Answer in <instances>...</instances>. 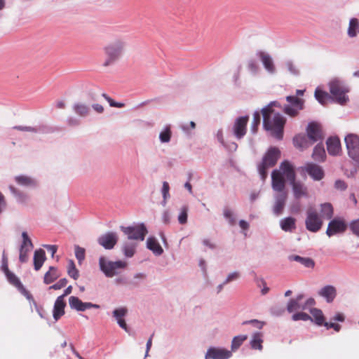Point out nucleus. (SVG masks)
Returning a JSON list of instances; mask_svg holds the SVG:
<instances>
[{
	"label": "nucleus",
	"instance_id": "nucleus-4",
	"mask_svg": "<svg viewBox=\"0 0 359 359\" xmlns=\"http://www.w3.org/2000/svg\"><path fill=\"white\" fill-rule=\"evenodd\" d=\"M124 46L125 41L121 39H116L112 43L105 46L104 50L107 58L104 62V65L109 66L117 60L121 56Z\"/></svg>",
	"mask_w": 359,
	"mask_h": 359
},
{
	"label": "nucleus",
	"instance_id": "nucleus-17",
	"mask_svg": "<svg viewBox=\"0 0 359 359\" xmlns=\"http://www.w3.org/2000/svg\"><path fill=\"white\" fill-rule=\"evenodd\" d=\"M304 169L314 180H320L324 177V171L322 168L315 163H308Z\"/></svg>",
	"mask_w": 359,
	"mask_h": 359
},
{
	"label": "nucleus",
	"instance_id": "nucleus-36",
	"mask_svg": "<svg viewBox=\"0 0 359 359\" xmlns=\"http://www.w3.org/2000/svg\"><path fill=\"white\" fill-rule=\"evenodd\" d=\"M69 304L71 309L78 311H83V302L77 297L71 296L69 298Z\"/></svg>",
	"mask_w": 359,
	"mask_h": 359
},
{
	"label": "nucleus",
	"instance_id": "nucleus-45",
	"mask_svg": "<svg viewBox=\"0 0 359 359\" xmlns=\"http://www.w3.org/2000/svg\"><path fill=\"white\" fill-rule=\"evenodd\" d=\"M261 116L259 111H255L253 114V119L251 124V130L253 133H257L258 126L260 123Z\"/></svg>",
	"mask_w": 359,
	"mask_h": 359
},
{
	"label": "nucleus",
	"instance_id": "nucleus-40",
	"mask_svg": "<svg viewBox=\"0 0 359 359\" xmlns=\"http://www.w3.org/2000/svg\"><path fill=\"white\" fill-rule=\"evenodd\" d=\"M74 110L78 115L85 116L89 112V107L84 104L78 103L74 104Z\"/></svg>",
	"mask_w": 359,
	"mask_h": 359
},
{
	"label": "nucleus",
	"instance_id": "nucleus-35",
	"mask_svg": "<svg viewBox=\"0 0 359 359\" xmlns=\"http://www.w3.org/2000/svg\"><path fill=\"white\" fill-rule=\"evenodd\" d=\"M333 216V208L330 203H326L321 205L320 217L330 219Z\"/></svg>",
	"mask_w": 359,
	"mask_h": 359
},
{
	"label": "nucleus",
	"instance_id": "nucleus-63",
	"mask_svg": "<svg viewBox=\"0 0 359 359\" xmlns=\"http://www.w3.org/2000/svg\"><path fill=\"white\" fill-rule=\"evenodd\" d=\"M248 69L252 72H256L257 71L258 66L255 61H250L248 63Z\"/></svg>",
	"mask_w": 359,
	"mask_h": 359
},
{
	"label": "nucleus",
	"instance_id": "nucleus-28",
	"mask_svg": "<svg viewBox=\"0 0 359 359\" xmlns=\"http://www.w3.org/2000/svg\"><path fill=\"white\" fill-rule=\"evenodd\" d=\"M280 224L284 231L292 232L296 229V219L292 217H288L283 219Z\"/></svg>",
	"mask_w": 359,
	"mask_h": 359
},
{
	"label": "nucleus",
	"instance_id": "nucleus-54",
	"mask_svg": "<svg viewBox=\"0 0 359 359\" xmlns=\"http://www.w3.org/2000/svg\"><path fill=\"white\" fill-rule=\"evenodd\" d=\"M224 216L229 220V223L231 225H233L235 224L236 220L235 218L233 217V214L230 209L225 208L224 210Z\"/></svg>",
	"mask_w": 359,
	"mask_h": 359
},
{
	"label": "nucleus",
	"instance_id": "nucleus-11",
	"mask_svg": "<svg viewBox=\"0 0 359 359\" xmlns=\"http://www.w3.org/2000/svg\"><path fill=\"white\" fill-rule=\"evenodd\" d=\"M249 121L248 116H241L235 120L233 126V133L238 140L243 138L247 132V125Z\"/></svg>",
	"mask_w": 359,
	"mask_h": 359
},
{
	"label": "nucleus",
	"instance_id": "nucleus-38",
	"mask_svg": "<svg viewBox=\"0 0 359 359\" xmlns=\"http://www.w3.org/2000/svg\"><path fill=\"white\" fill-rule=\"evenodd\" d=\"M316 100L322 104L325 105L328 100L330 99L329 94L325 91L316 89L315 91Z\"/></svg>",
	"mask_w": 359,
	"mask_h": 359
},
{
	"label": "nucleus",
	"instance_id": "nucleus-44",
	"mask_svg": "<svg viewBox=\"0 0 359 359\" xmlns=\"http://www.w3.org/2000/svg\"><path fill=\"white\" fill-rule=\"evenodd\" d=\"M189 208L187 205H184L180 210V215L178 216V222L181 224H184L187 222Z\"/></svg>",
	"mask_w": 359,
	"mask_h": 359
},
{
	"label": "nucleus",
	"instance_id": "nucleus-19",
	"mask_svg": "<svg viewBox=\"0 0 359 359\" xmlns=\"http://www.w3.org/2000/svg\"><path fill=\"white\" fill-rule=\"evenodd\" d=\"M128 313V309L126 307H121L115 309L113 311V316L117 321L118 325L123 329L125 331L128 332V326L124 320V317L126 316Z\"/></svg>",
	"mask_w": 359,
	"mask_h": 359
},
{
	"label": "nucleus",
	"instance_id": "nucleus-23",
	"mask_svg": "<svg viewBox=\"0 0 359 359\" xmlns=\"http://www.w3.org/2000/svg\"><path fill=\"white\" fill-rule=\"evenodd\" d=\"M327 149L330 155H337L341 150L340 140L338 137H330L327 140Z\"/></svg>",
	"mask_w": 359,
	"mask_h": 359
},
{
	"label": "nucleus",
	"instance_id": "nucleus-39",
	"mask_svg": "<svg viewBox=\"0 0 359 359\" xmlns=\"http://www.w3.org/2000/svg\"><path fill=\"white\" fill-rule=\"evenodd\" d=\"M247 339L248 336L245 334L234 337L231 341V350H237Z\"/></svg>",
	"mask_w": 359,
	"mask_h": 359
},
{
	"label": "nucleus",
	"instance_id": "nucleus-48",
	"mask_svg": "<svg viewBox=\"0 0 359 359\" xmlns=\"http://www.w3.org/2000/svg\"><path fill=\"white\" fill-rule=\"evenodd\" d=\"M75 256L79 262L81 264L85 259L86 256V250L84 248L79 247V245L75 246Z\"/></svg>",
	"mask_w": 359,
	"mask_h": 359
},
{
	"label": "nucleus",
	"instance_id": "nucleus-43",
	"mask_svg": "<svg viewBox=\"0 0 359 359\" xmlns=\"http://www.w3.org/2000/svg\"><path fill=\"white\" fill-rule=\"evenodd\" d=\"M169 191H170V186H169V184L167 182H163V187H162V190H161V192H162V194H163V201H162V205L163 206H165L166 203H167V200L170 198V193H169Z\"/></svg>",
	"mask_w": 359,
	"mask_h": 359
},
{
	"label": "nucleus",
	"instance_id": "nucleus-18",
	"mask_svg": "<svg viewBox=\"0 0 359 359\" xmlns=\"http://www.w3.org/2000/svg\"><path fill=\"white\" fill-rule=\"evenodd\" d=\"M308 137L312 141V143L317 142L323 138V133L320 126L316 123L309 124L307 129Z\"/></svg>",
	"mask_w": 359,
	"mask_h": 359
},
{
	"label": "nucleus",
	"instance_id": "nucleus-5",
	"mask_svg": "<svg viewBox=\"0 0 359 359\" xmlns=\"http://www.w3.org/2000/svg\"><path fill=\"white\" fill-rule=\"evenodd\" d=\"M99 266L100 270L107 277L111 278L118 273V270L125 269L127 266V263L123 261L111 262L107 260L104 257H100Z\"/></svg>",
	"mask_w": 359,
	"mask_h": 359
},
{
	"label": "nucleus",
	"instance_id": "nucleus-10",
	"mask_svg": "<svg viewBox=\"0 0 359 359\" xmlns=\"http://www.w3.org/2000/svg\"><path fill=\"white\" fill-rule=\"evenodd\" d=\"M330 92L339 104H344L347 102L348 97L346 95L347 90L339 81L330 82Z\"/></svg>",
	"mask_w": 359,
	"mask_h": 359
},
{
	"label": "nucleus",
	"instance_id": "nucleus-15",
	"mask_svg": "<svg viewBox=\"0 0 359 359\" xmlns=\"http://www.w3.org/2000/svg\"><path fill=\"white\" fill-rule=\"evenodd\" d=\"M232 355L231 351L222 348L211 347L206 354L205 359H228Z\"/></svg>",
	"mask_w": 359,
	"mask_h": 359
},
{
	"label": "nucleus",
	"instance_id": "nucleus-60",
	"mask_svg": "<svg viewBox=\"0 0 359 359\" xmlns=\"http://www.w3.org/2000/svg\"><path fill=\"white\" fill-rule=\"evenodd\" d=\"M44 247L47 249L48 252L51 253L52 257L54 256L55 253L57 252V247L55 245H46Z\"/></svg>",
	"mask_w": 359,
	"mask_h": 359
},
{
	"label": "nucleus",
	"instance_id": "nucleus-29",
	"mask_svg": "<svg viewBox=\"0 0 359 359\" xmlns=\"http://www.w3.org/2000/svg\"><path fill=\"white\" fill-rule=\"evenodd\" d=\"M15 180L19 185L24 187H32L36 185V182L34 179L26 175L16 176Z\"/></svg>",
	"mask_w": 359,
	"mask_h": 359
},
{
	"label": "nucleus",
	"instance_id": "nucleus-58",
	"mask_svg": "<svg viewBox=\"0 0 359 359\" xmlns=\"http://www.w3.org/2000/svg\"><path fill=\"white\" fill-rule=\"evenodd\" d=\"M325 327L327 330L330 328H333L337 332H339L341 329V325L334 323H325Z\"/></svg>",
	"mask_w": 359,
	"mask_h": 359
},
{
	"label": "nucleus",
	"instance_id": "nucleus-42",
	"mask_svg": "<svg viewBox=\"0 0 359 359\" xmlns=\"http://www.w3.org/2000/svg\"><path fill=\"white\" fill-rule=\"evenodd\" d=\"M172 135L170 128L167 126L165 129L160 133L159 139L162 143H167L170 142Z\"/></svg>",
	"mask_w": 359,
	"mask_h": 359
},
{
	"label": "nucleus",
	"instance_id": "nucleus-14",
	"mask_svg": "<svg viewBox=\"0 0 359 359\" xmlns=\"http://www.w3.org/2000/svg\"><path fill=\"white\" fill-rule=\"evenodd\" d=\"M347 224L343 219H334L328 224L326 233L328 236L344 233L347 229Z\"/></svg>",
	"mask_w": 359,
	"mask_h": 359
},
{
	"label": "nucleus",
	"instance_id": "nucleus-55",
	"mask_svg": "<svg viewBox=\"0 0 359 359\" xmlns=\"http://www.w3.org/2000/svg\"><path fill=\"white\" fill-rule=\"evenodd\" d=\"M14 130H20V131H26V132H33L36 133L38 130L35 128H32L30 126H15L13 128Z\"/></svg>",
	"mask_w": 359,
	"mask_h": 359
},
{
	"label": "nucleus",
	"instance_id": "nucleus-8",
	"mask_svg": "<svg viewBox=\"0 0 359 359\" xmlns=\"http://www.w3.org/2000/svg\"><path fill=\"white\" fill-rule=\"evenodd\" d=\"M286 100L289 104L284 106L283 111L291 117L297 116L304 108V100L297 96H287Z\"/></svg>",
	"mask_w": 359,
	"mask_h": 359
},
{
	"label": "nucleus",
	"instance_id": "nucleus-51",
	"mask_svg": "<svg viewBox=\"0 0 359 359\" xmlns=\"http://www.w3.org/2000/svg\"><path fill=\"white\" fill-rule=\"evenodd\" d=\"M292 320L294 321L297 320H304L306 321L311 319V316H310L309 314L304 313V312H299L294 313L292 317Z\"/></svg>",
	"mask_w": 359,
	"mask_h": 359
},
{
	"label": "nucleus",
	"instance_id": "nucleus-9",
	"mask_svg": "<svg viewBox=\"0 0 359 359\" xmlns=\"http://www.w3.org/2000/svg\"><path fill=\"white\" fill-rule=\"evenodd\" d=\"M345 142L349 156L359 162V137L349 134L345 137Z\"/></svg>",
	"mask_w": 359,
	"mask_h": 359
},
{
	"label": "nucleus",
	"instance_id": "nucleus-64",
	"mask_svg": "<svg viewBox=\"0 0 359 359\" xmlns=\"http://www.w3.org/2000/svg\"><path fill=\"white\" fill-rule=\"evenodd\" d=\"M315 303H316V302H315L314 299L309 298V299L306 300L305 304L302 306V309L303 310L306 309L309 306L314 305Z\"/></svg>",
	"mask_w": 359,
	"mask_h": 359
},
{
	"label": "nucleus",
	"instance_id": "nucleus-24",
	"mask_svg": "<svg viewBox=\"0 0 359 359\" xmlns=\"http://www.w3.org/2000/svg\"><path fill=\"white\" fill-rule=\"evenodd\" d=\"M137 243L133 241H127L123 243L122 250L123 254L127 257H132L135 252Z\"/></svg>",
	"mask_w": 359,
	"mask_h": 359
},
{
	"label": "nucleus",
	"instance_id": "nucleus-49",
	"mask_svg": "<svg viewBox=\"0 0 359 359\" xmlns=\"http://www.w3.org/2000/svg\"><path fill=\"white\" fill-rule=\"evenodd\" d=\"M22 236L23 241L21 247L26 249H32L33 244L32 243L31 239L29 238L27 232H22Z\"/></svg>",
	"mask_w": 359,
	"mask_h": 359
},
{
	"label": "nucleus",
	"instance_id": "nucleus-1",
	"mask_svg": "<svg viewBox=\"0 0 359 359\" xmlns=\"http://www.w3.org/2000/svg\"><path fill=\"white\" fill-rule=\"evenodd\" d=\"M275 105L276 102H273L262 109L263 126L265 130L271 132L273 137L281 140L286 119L280 114L274 111L272 107Z\"/></svg>",
	"mask_w": 359,
	"mask_h": 359
},
{
	"label": "nucleus",
	"instance_id": "nucleus-2",
	"mask_svg": "<svg viewBox=\"0 0 359 359\" xmlns=\"http://www.w3.org/2000/svg\"><path fill=\"white\" fill-rule=\"evenodd\" d=\"M280 170L283 171L287 180L290 182L296 198L308 196L306 187L302 183L295 181V172L293 166L290 162L287 161H283L280 164Z\"/></svg>",
	"mask_w": 359,
	"mask_h": 359
},
{
	"label": "nucleus",
	"instance_id": "nucleus-53",
	"mask_svg": "<svg viewBox=\"0 0 359 359\" xmlns=\"http://www.w3.org/2000/svg\"><path fill=\"white\" fill-rule=\"evenodd\" d=\"M32 249H26L20 247L19 259L20 262L24 263L28 260V252Z\"/></svg>",
	"mask_w": 359,
	"mask_h": 359
},
{
	"label": "nucleus",
	"instance_id": "nucleus-59",
	"mask_svg": "<svg viewBox=\"0 0 359 359\" xmlns=\"http://www.w3.org/2000/svg\"><path fill=\"white\" fill-rule=\"evenodd\" d=\"M162 220L163 223L168 224L170 221V214L168 210H165L162 214Z\"/></svg>",
	"mask_w": 359,
	"mask_h": 359
},
{
	"label": "nucleus",
	"instance_id": "nucleus-61",
	"mask_svg": "<svg viewBox=\"0 0 359 359\" xmlns=\"http://www.w3.org/2000/svg\"><path fill=\"white\" fill-rule=\"evenodd\" d=\"M91 308L99 309L100 305L91 302H83V311Z\"/></svg>",
	"mask_w": 359,
	"mask_h": 359
},
{
	"label": "nucleus",
	"instance_id": "nucleus-6",
	"mask_svg": "<svg viewBox=\"0 0 359 359\" xmlns=\"http://www.w3.org/2000/svg\"><path fill=\"white\" fill-rule=\"evenodd\" d=\"M121 230L130 241H144L147 233V229L143 224L133 226H121Z\"/></svg>",
	"mask_w": 359,
	"mask_h": 359
},
{
	"label": "nucleus",
	"instance_id": "nucleus-27",
	"mask_svg": "<svg viewBox=\"0 0 359 359\" xmlns=\"http://www.w3.org/2000/svg\"><path fill=\"white\" fill-rule=\"evenodd\" d=\"M147 246L148 249L151 250L156 255H161L163 252V250L159 243L153 237H149L147 239Z\"/></svg>",
	"mask_w": 359,
	"mask_h": 359
},
{
	"label": "nucleus",
	"instance_id": "nucleus-25",
	"mask_svg": "<svg viewBox=\"0 0 359 359\" xmlns=\"http://www.w3.org/2000/svg\"><path fill=\"white\" fill-rule=\"evenodd\" d=\"M46 260L45 251L42 249H39L34 252V266L36 271H39L43 266Z\"/></svg>",
	"mask_w": 359,
	"mask_h": 359
},
{
	"label": "nucleus",
	"instance_id": "nucleus-32",
	"mask_svg": "<svg viewBox=\"0 0 359 359\" xmlns=\"http://www.w3.org/2000/svg\"><path fill=\"white\" fill-rule=\"evenodd\" d=\"M289 259L291 261L297 262L307 268H313L315 265L314 261L309 257H302L299 255H291Z\"/></svg>",
	"mask_w": 359,
	"mask_h": 359
},
{
	"label": "nucleus",
	"instance_id": "nucleus-12",
	"mask_svg": "<svg viewBox=\"0 0 359 359\" xmlns=\"http://www.w3.org/2000/svg\"><path fill=\"white\" fill-rule=\"evenodd\" d=\"M283 175H285L280 169V170H274L271 174L272 188L278 193L287 192L285 190V181Z\"/></svg>",
	"mask_w": 359,
	"mask_h": 359
},
{
	"label": "nucleus",
	"instance_id": "nucleus-3",
	"mask_svg": "<svg viewBox=\"0 0 359 359\" xmlns=\"http://www.w3.org/2000/svg\"><path fill=\"white\" fill-rule=\"evenodd\" d=\"M280 152L276 147L270 148L264 155L262 162L258 166L259 173L262 180L267 176V169L276 165L280 158Z\"/></svg>",
	"mask_w": 359,
	"mask_h": 359
},
{
	"label": "nucleus",
	"instance_id": "nucleus-33",
	"mask_svg": "<svg viewBox=\"0 0 359 359\" xmlns=\"http://www.w3.org/2000/svg\"><path fill=\"white\" fill-rule=\"evenodd\" d=\"M263 334L261 332H256L252 335L250 341L252 348L261 351L263 348Z\"/></svg>",
	"mask_w": 359,
	"mask_h": 359
},
{
	"label": "nucleus",
	"instance_id": "nucleus-62",
	"mask_svg": "<svg viewBox=\"0 0 359 359\" xmlns=\"http://www.w3.org/2000/svg\"><path fill=\"white\" fill-rule=\"evenodd\" d=\"M223 145L231 151H236L238 147L237 144L235 142H229L228 144L224 143V144H223Z\"/></svg>",
	"mask_w": 359,
	"mask_h": 359
},
{
	"label": "nucleus",
	"instance_id": "nucleus-26",
	"mask_svg": "<svg viewBox=\"0 0 359 359\" xmlns=\"http://www.w3.org/2000/svg\"><path fill=\"white\" fill-rule=\"evenodd\" d=\"M60 276V273L58 272L57 268L50 266L49 270L45 273L43 278L44 283L48 285L54 282Z\"/></svg>",
	"mask_w": 359,
	"mask_h": 359
},
{
	"label": "nucleus",
	"instance_id": "nucleus-41",
	"mask_svg": "<svg viewBox=\"0 0 359 359\" xmlns=\"http://www.w3.org/2000/svg\"><path fill=\"white\" fill-rule=\"evenodd\" d=\"M67 273L68 275L74 280L78 279L79 276V271L76 268L75 264L72 260L69 261Z\"/></svg>",
	"mask_w": 359,
	"mask_h": 359
},
{
	"label": "nucleus",
	"instance_id": "nucleus-30",
	"mask_svg": "<svg viewBox=\"0 0 359 359\" xmlns=\"http://www.w3.org/2000/svg\"><path fill=\"white\" fill-rule=\"evenodd\" d=\"M326 157L324 147L321 144H317L313 149L312 158L316 161H324Z\"/></svg>",
	"mask_w": 359,
	"mask_h": 359
},
{
	"label": "nucleus",
	"instance_id": "nucleus-31",
	"mask_svg": "<svg viewBox=\"0 0 359 359\" xmlns=\"http://www.w3.org/2000/svg\"><path fill=\"white\" fill-rule=\"evenodd\" d=\"M311 313L312 316L311 320H313L318 325L325 326L326 322L325 321V317L321 310L314 308L311 310Z\"/></svg>",
	"mask_w": 359,
	"mask_h": 359
},
{
	"label": "nucleus",
	"instance_id": "nucleus-57",
	"mask_svg": "<svg viewBox=\"0 0 359 359\" xmlns=\"http://www.w3.org/2000/svg\"><path fill=\"white\" fill-rule=\"evenodd\" d=\"M240 277V274L238 272H233L228 275L226 279L224 282V284H226L229 282H231L234 280L238 279Z\"/></svg>",
	"mask_w": 359,
	"mask_h": 359
},
{
	"label": "nucleus",
	"instance_id": "nucleus-56",
	"mask_svg": "<svg viewBox=\"0 0 359 359\" xmlns=\"http://www.w3.org/2000/svg\"><path fill=\"white\" fill-rule=\"evenodd\" d=\"M242 324L243 325L252 324L253 326H255V327H257L258 329H262L264 325L263 322L259 321L258 320H255V319L244 321Z\"/></svg>",
	"mask_w": 359,
	"mask_h": 359
},
{
	"label": "nucleus",
	"instance_id": "nucleus-52",
	"mask_svg": "<svg viewBox=\"0 0 359 359\" xmlns=\"http://www.w3.org/2000/svg\"><path fill=\"white\" fill-rule=\"evenodd\" d=\"M67 283V280L66 278H62L59 281H57L56 283L53 284V285L49 287V290H60L61 288L66 286Z\"/></svg>",
	"mask_w": 359,
	"mask_h": 359
},
{
	"label": "nucleus",
	"instance_id": "nucleus-20",
	"mask_svg": "<svg viewBox=\"0 0 359 359\" xmlns=\"http://www.w3.org/2000/svg\"><path fill=\"white\" fill-rule=\"evenodd\" d=\"M66 302L62 297H58L54 304L53 318L55 320H59L65 314Z\"/></svg>",
	"mask_w": 359,
	"mask_h": 359
},
{
	"label": "nucleus",
	"instance_id": "nucleus-16",
	"mask_svg": "<svg viewBox=\"0 0 359 359\" xmlns=\"http://www.w3.org/2000/svg\"><path fill=\"white\" fill-rule=\"evenodd\" d=\"M287 198V192L277 193L276 194L273 206V212L276 215H280L283 213Z\"/></svg>",
	"mask_w": 359,
	"mask_h": 359
},
{
	"label": "nucleus",
	"instance_id": "nucleus-13",
	"mask_svg": "<svg viewBox=\"0 0 359 359\" xmlns=\"http://www.w3.org/2000/svg\"><path fill=\"white\" fill-rule=\"evenodd\" d=\"M118 241L117 234L114 232H107L97 238V243L106 250H111Z\"/></svg>",
	"mask_w": 359,
	"mask_h": 359
},
{
	"label": "nucleus",
	"instance_id": "nucleus-22",
	"mask_svg": "<svg viewBox=\"0 0 359 359\" xmlns=\"http://www.w3.org/2000/svg\"><path fill=\"white\" fill-rule=\"evenodd\" d=\"M259 57L260 58L264 68L271 74L275 72V66L271 57L264 52L260 51L258 53Z\"/></svg>",
	"mask_w": 359,
	"mask_h": 359
},
{
	"label": "nucleus",
	"instance_id": "nucleus-46",
	"mask_svg": "<svg viewBox=\"0 0 359 359\" xmlns=\"http://www.w3.org/2000/svg\"><path fill=\"white\" fill-rule=\"evenodd\" d=\"M293 142L296 147L301 149L305 148V144L306 142V137L300 135H296L293 139Z\"/></svg>",
	"mask_w": 359,
	"mask_h": 359
},
{
	"label": "nucleus",
	"instance_id": "nucleus-34",
	"mask_svg": "<svg viewBox=\"0 0 359 359\" xmlns=\"http://www.w3.org/2000/svg\"><path fill=\"white\" fill-rule=\"evenodd\" d=\"M303 298L304 295L299 294L295 299H291L287 306L288 312L292 313L296 310L302 309V306L299 304V302Z\"/></svg>",
	"mask_w": 359,
	"mask_h": 359
},
{
	"label": "nucleus",
	"instance_id": "nucleus-21",
	"mask_svg": "<svg viewBox=\"0 0 359 359\" xmlns=\"http://www.w3.org/2000/svg\"><path fill=\"white\" fill-rule=\"evenodd\" d=\"M318 294L324 297L328 303H331L336 297L337 290L332 285H327L318 291Z\"/></svg>",
	"mask_w": 359,
	"mask_h": 359
},
{
	"label": "nucleus",
	"instance_id": "nucleus-7",
	"mask_svg": "<svg viewBox=\"0 0 359 359\" xmlns=\"http://www.w3.org/2000/svg\"><path fill=\"white\" fill-rule=\"evenodd\" d=\"M323 224V219L318 215L317 211L312 208H309L305 221L307 230L311 232H317L321 229Z\"/></svg>",
	"mask_w": 359,
	"mask_h": 359
},
{
	"label": "nucleus",
	"instance_id": "nucleus-50",
	"mask_svg": "<svg viewBox=\"0 0 359 359\" xmlns=\"http://www.w3.org/2000/svg\"><path fill=\"white\" fill-rule=\"evenodd\" d=\"M348 228L355 236L359 237V219L351 222Z\"/></svg>",
	"mask_w": 359,
	"mask_h": 359
},
{
	"label": "nucleus",
	"instance_id": "nucleus-37",
	"mask_svg": "<svg viewBox=\"0 0 359 359\" xmlns=\"http://www.w3.org/2000/svg\"><path fill=\"white\" fill-rule=\"evenodd\" d=\"M359 30V22L356 18H352L350 20L348 29V34L350 37H354L357 35Z\"/></svg>",
	"mask_w": 359,
	"mask_h": 359
},
{
	"label": "nucleus",
	"instance_id": "nucleus-47",
	"mask_svg": "<svg viewBox=\"0 0 359 359\" xmlns=\"http://www.w3.org/2000/svg\"><path fill=\"white\" fill-rule=\"evenodd\" d=\"M5 274L10 283L18 287L22 286L20 280L13 273L7 271Z\"/></svg>",
	"mask_w": 359,
	"mask_h": 359
}]
</instances>
